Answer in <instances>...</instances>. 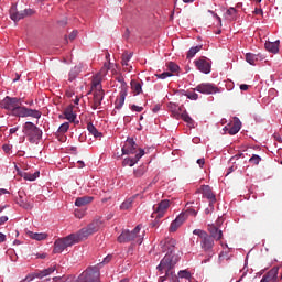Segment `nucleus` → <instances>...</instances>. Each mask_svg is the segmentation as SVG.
<instances>
[{"label":"nucleus","mask_w":282,"mask_h":282,"mask_svg":"<svg viewBox=\"0 0 282 282\" xmlns=\"http://www.w3.org/2000/svg\"><path fill=\"white\" fill-rule=\"evenodd\" d=\"M200 50H203V46H202V45L192 47V48L189 50V52H187L186 58H187V59H191V58L195 57V55H196Z\"/></svg>","instance_id":"e433bc0d"},{"label":"nucleus","mask_w":282,"mask_h":282,"mask_svg":"<svg viewBox=\"0 0 282 282\" xmlns=\"http://www.w3.org/2000/svg\"><path fill=\"white\" fill-rule=\"evenodd\" d=\"M148 172L147 166L140 165L137 170H134V176L137 178L142 177Z\"/></svg>","instance_id":"58836bf2"},{"label":"nucleus","mask_w":282,"mask_h":282,"mask_svg":"<svg viewBox=\"0 0 282 282\" xmlns=\"http://www.w3.org/2000/svg\"><path fill=\"white\" fill-rule=\"evenodd\" d=\"M77 164H79V169L85 167V163L83 161H77Z\"/></svg>","instance_id":"69168bd1"},{"label":"nucleus","mask_w":282,"mask_h":282,"mask_svg":"<svg viewBox=\"0 0 282 282\" xmlns=\"http://www.w3.org/2000/svg\"><path fill=\"white\" fill-rule=\"evenodd\" d=\"M65 115V119L68 120L69 122H74V120H76V115L73 113L72 108H67L64 111Z\"/></svg>","instance_id":"ea45409f"},{"label":"nucleus","mask_w":282,"mask_h":282,"mask_svg":"<svg viewBox=\"0 0 282 282\" xmlns=\"http://www.w3.org/2000/svg\"><path fill=\"white\" fill-rule=\"evenodd\" d=\"M22 132L25 134V135H29L31 137L32 139H36V140H40L41 137H42V130H40L37 128L36 124L32 123V122H26L24 123V127L22 129Z\"/></svg>","instance_id":"1a4fd4ad"},{"label":"nucleus","mask_w":282,"mask_h":282,"mask_svg":"<svg viewBox=\"0 0 282 282\" xmlns=\"http://www.w3.org/2000/svg\"><path fill=\"white\" fill-rule=\"evenodd\" d=\"M208 231H209V237L216 241H220L223 239V231L214 226V225H210L208 226Z\"/></svg>","instance_id":"4be33fe9"},{"label":"nucleus","mask_w":282,"mask_h":282,"mask_svg":"<svg viewBox=\"0 0 282 282\" xmlns=\"http://www.w3.org/2000/svg\"><path fill=\"white\" fill-rule=\"evenodd\" d=\"M80 282H100V264L88 267L80 276Z\"/></svg>","instance_id":"39448f33"},{"label":"nucleus","mask_w":282,"mask_h":282,"mask_svg":"<svg viewBox=\"0 0 282 282\" xmlns=\"http://www.w3.org/2000/svg\"><path fill=\"white\" fill-rule=\"evenodd\" d=\"M166 67L172 74H175L180 70V66L176 65L174 62H167Z\"/></svg>","instance_id":"a19ab883"},{"label":"nucleus","mask_w":282,"mask_h":282,"mask_svg":"<svg viewBox=\"0 0 282 282\" xmlns=\"http://www.w3.org/2000/svg\"><path fill=\"white\" fill-rule=\"evenodd\" d=\"M8 217L7 216H2L0 217V226L4 225L8 221Z\"/></svg>","instance_id":"4d7b16f0"},{"label":"nucleus","mask_w":282,"mask_h":282,"mask_svg":"<svg viewBox=\"0 0 282 282\" xmlns=\"http://www.w3.org/2000/svg\"><path fill=\"white\" fill-rule=\"evenodd\" d=\"M82 68L80 66H75L70 73H68V80L73 82L76 80V78L78 77V75L80 74Z\"/></svg>","instance_id":"2f4dec72"},{"label":"nucleus","mask_w":282,"mask_h":282,"mask_svg":"<svg viewBox=\"0 0 282 282\" xmlns=\"http://www.w3.org/2000/svg\"><path fill=\"white\" fill-rule=\"evenodd\" d=\"M262 13H263L262 9H256L254 10V14H257V15L262 14Z\"/></svg>","instance_id":"e2e57ef3"},{"label":"nucleus","mask_w":282,"mask_h":282,"mask_svg":"<svg viewBox=\"0 0 282 282\" xmlns=\"http://www.w3.org/2000/svg\"><path fill=\"white\" fill-rule=\"evenodd\" d=\"M132 56H133L132 53L124 52V53L122 54V62H121V63H122V66H128V63H129V61H131Z\"/></svg>","instance_id":"37998d69"},{"label":"nucleus","mask_w":282,"mask_h":282,"mask_svg":"<svg viewBox=\"0 0 282 282\" xmlns=\"http://www.w3.org/2000/svg\"><path fill=\"white\" fill-rule=\"evenodd\" d=\"M28 236L36 241L46 240L48 237L46 232H32V231H28Z\"/></svg>","instance_id":"cd10ccee"},{"label":"nucleus","mask_w":282,"mask_h":282,"mask_svg":"<svg viewBox=\"0 0 282 282\" xmlns=\"http://www.w3.org/2000/svg\"><path fill=\"white\" fill-rule=\"evenodd\" d=\"M2 149L6 154H10L12 152L13 145L12 144H3Z\"/></svg>","instance_id":"3c124183"},{"label":"nucleus","mask_w":282,"mask_h":282,"mask_svg":"<svg viewBox=\"0 0 282 282\" xmlns=\"http://www.w3.org/2000/svg\"><path fill=\"white\" fill-rule=\"evenodd\" d=\"M0 107L10 111L12 116H17L19 110L22 108V100L18 97H4Z\"/></svg>","instance_id":"20e7f679"},{"label":"nucleus","mask_w":282,"mask_h":282,"mask_svg":"<svg viewBox=\"0 0 282 282\" xmlns=\"http://www.w3.org/2000/svg\"><path fill=\"white\" fill-rule=\"evenodd\" d=\"M68 130H69V122H65V123L61 124L58 128V132L61 134L68 132Z\"/></svg>","instance_id":"49530a36"},{"label":"nucleus","mask_w":282,"mask_h":282,"mask_svg":"<svg viewBox=\"0 0 282 282\" xmlns=\"http://www.w3.org/2000/svg\"><path fill=\"white\" fill-rule=\"evenodd\" d=\"M135 197H130L128 199H126L121 205H120V209L121 210H129L132 208L133 202H134Z\"/></svg>","instance_id":"72a5a7b5"},{"label":"nucleus","mask_w":282,"mask_h":282,"mask_svg":"<svg viewBox=\"0 0 282 282\" xmlns=\"http://www.w3.org/2000/svg\"><path fill=\"white\" fill-rule=\"evenodd\" d=\"M94 232L90 231L88 228L84 227L79 231L75 234H70L69 237L75 241L76 243H79L83 240H86L88 237L93 236Z\"/></svg>","instance_id":"4468645a"},{"label":"nucleus","mask_w":282,"mask_h":282,"mask_svg":"<svg viewBox=\"0 0 282 282\" xmlns=\"http://www.w3.org/2000/svg\"><path fill=\"white\" fill-rule=\"evenodd\" d=\"M131 111H135V112H142L143 111V107L137 106V105H131L130 107Z\"/></svg>","instance_id":"864d4df0"},{"label":"nucleus","mask_w":282,"mask_h":282,"mask_svg":"<svg viewBox=\"0 0 282 282\" xmlns=\"http://www.w3.org/2000/svg\"><path fill=\"white\" fill-rule=\"evenodd\" d=\"M87 129L89 133L95 138H101L102 133L98 131L93 123H88Z\"/></svg>","instance_id":"f704fd0d"},{"label":"nucleus","mask_w":282,"mask_h":282,"mask_svg":"<svg viewBox=\"0 0 282 282\" xmlns=\"http://www.w3.org/2000/svg\"><path fill=\"white\" fill-rule=\"evenodd\" d=\"M112 257L111 256H107L105 259H104V263H109L111 261Z\"/></svg>","instance_id":"680f3d73"},{"label":"nucleus","mask_w":282,"mask_h":282,"mask_svg":"<svg viewBox=\"0 0 282 282\" xmlns=\"http://www.w3.org/2000/svg\"><path fill=\"white\" fill-rule=\"evenodd\" d=\"M18 131V128L10 129V134H14Z\"/></svg>","instance_id":"774afa93"},{"label":"nucleus","mask_w":282,"mask_h":282,"mask_svg":"<svg viewBox=\"0 0 282 282\" xmlns=\"http://www.w3.org/2000/svg\"><path fill=\"white\" fill-rule=\"evenodd\" d=\"M170 206H171V200L169 199L161 200L160 204L156 205V207L155 206L153 207L154 212L152 213V217L156 219L163 218Z\"/></svg>","instance_id":"9b49d317"},{"label":"nucleus","mask_w":282,"mask_h":282,"mask_svg":"<svg viewBox=\"0 0 282 282\" xmlns=\"http://www.w3.org/2000/svg\"><path fill=\"white\" fill-rule=\"evenodd\" d=\"M280 44H281V41L265 42L264 43V47H265L267 52H269L271 54H278L279 53V45Z\"/></svg>","instance_id":"b1692460"},{"label":"nucleus","mask_w":282,"mask_h":282,"mask_svg":"<svg viewBox=\"0 0 282 282\" xmlns=\"http://www.w3.org/2000/svg\"><path fill=\"white\" fill-rule=\"evenodd\" d=\"M196 163H198L199 167L203 169V166L205 165V159H198L196 160Z\"/></svg>","instance_id":"6e6d98bb"},{"label":"nucleus","mask_w":282,"mask_h":282,"mask_svg":"<svg viewBox=\"0 0 282 282\" xmlns=\"http://www.w3.org/2000/svg\"><path fill=\"white\" fill-rule=\"evenodd\" d=\"M183 95L186 96L187 99L189 100H197L198 99V94L195 91H186V90H182Z\"/></svg>","instance_id":"c03bdc74"},{"label":"nucleus","mask_w":282,"mask_h":282,"mask_svg":"<svg viewBox=\"0 0 282 282\" xmlns=\"http://www.w3.org/2000/svg\"><path fill=\"white\" fill-rule=\"evenodd\" d=\"M161 109L160 105H155L154 108L152 109L153 113H158Z\"/></svg>","instance_id":"052dcab7"},{"label":"nucleus","mask_w":282,"mask_h":282,"mask_svg":"<svg viewBox=\"0 0 282 282\" xmlns=\"http://www.w3.org/2000/svg\"><path fill=\"white\" fill-rule=\"evenodd\" d=\"M131 90L135 95L142 94V84L137 82L135 79H132L130 83Z\"/></svg>","instance_id":"c756f323"},{"label":"nucleus","mask_w":282,"mask_h":282,"mask_svg":"<svg viewBox=\"0 0 282 282\" xmlns=\"http://www.w3.org/2000/svg\"><path fill=\"white\" fill-rule=\"evenodd\" d=\"M199 193L203 195V197L209 200V207L213 210L214 204L216 203V196L213 193L210 185H202Z\"/></svg>","instance_id":"ddd939ff"},{"label":"nucleus","mask_w":282,"mask_h":282,"mask_svg":"<svg viewBox=\"0 0 282 282\" xmlns=\"http://www.w3.org/2000/svg\"><path fill=\"white\" fill-rule=\"evenodd\" d=\"M77 34H78L77 31H73V32L70 33V35H68V39H70V41H74V40H76Z\"/></svg>","instance_id":"5fc2aeb1"},{"label":"nucleus","mask_w":282,"mask_h":282,"mask_svg":"<svg viewBox=\"0 0 282 282\" xmlns=\"http://www.w3.org/2000/svg\"><path fill=\"white\" fill-rule=\"evenodd\" d=\"M176 240L171 239L166 241H161L160 246L163 252H166L165 258H163L156 267V270L165 275L159 279V282H180V278L173 271L175 264L177 263V257L174 254Z\"/></svg>","instance_id":"f257e3e1"},{"label":"nucleus","mask_w":282,"mask_h":282,"mask_svg":"<svg viewBox=\"0 0 282 282\" xmlns=\"http://www.w3.org/2000/svg\"><path fill=\"white\" fill-rule=\"evenodd\" d=\"M112 64L111 63H105L104 67L100 69V75L105 76L108 74V72L111 69Z\"/></svg>","instance_id":"a18cd8bd"},{"label":"nucleus","mask_w":282,"mask_h":282,"mask_svg":"<svg viewBox=\"0 0 282 282\" xmlns=\"http://www.w3.org/2000/svg\"><path fill=\"white\" fill-rule=\"evenodd\" d=\"M39 176H40V172H34V173L24 172L21 174V177H23L25 181H29V182L36 181Z\"/></svg>","instance_id":"7c9ffc66"},{"label":"nucleus","mask_w":282,"mask_h":282,"mask_svg":"<svg viewBox=\"0 0 282 282\" xmlns=\"http://www.w3.org/2000/svg\"><path fill=\"white\" fill-rule=\"evenodd\" d=\"M194 91H198L199 94L205 95H212L217 94L219 89L214 84H199L194 88Z\"/></svg>","instance_id":"2eb2a0df"},{"label":"nucleus","mask_w":282,"mask_h":282,"mask_svg":"<svg viewBox=\"0 0 282 282\" xmlns=\"http://www.w3.org/2000/svg\"><path fill=\"white\" fill-rule=\"evenodd\" d=\"M140 231H141V226H137L132 231L123 230L119 236V238H117V241H119V243H128V242L137 241V243L141 245L143 241V238L141 237Z\"/></svg>","instance_id":"7ed1b4c3"},{"label":"nucleus","mask_w":282,"mask_h":282,"mask_svg":"<svg viewBox=\"0 0 282 282\" xmlns=\"http://www.w3.org/2000/svg\"><path fill=\"white\" fill-rule=\"evenodd\" d=\"M183 214L186 215V219L188 218V216H193L196 217L197 212L195 209H186V212H183Z\"/></svg>","instance_id":"603ef678"},{"label":"nucleus","mask_w":282,"mask_h":282,"mask_svg":"<svg viewBox=\"0 0 282 282\" xmlns=\"http://www.w3.org/2000/svg\"><path fill=\"white\" fill-rule=\"evenodd\" d=\"M94 202V197L91 196H84V197H79V198H76L75 200V206L76 207H83L87 204H91Z\"/></svg>","instance_id":"a878e982"},{"label":"nucleus","mask_w":282,"mask_h":282,"mask_svg":"<svg viewBox=\"0 0 282 282\" xmlns=\"http://www.w3.org/2000/svg\"><path fill=\"white\" fill-rule=\"evenodd\" d=\"M246 61L249 65L254 66V62L259 61V55H254L252 53L246 54Z\"/></svg>","instance_id":"4c0bfd02"},{"label":"nucleus","mask_w":282,"mask_h":282,"mask_svg":"<svg viewBox=\"0 0 282 282\" xmlns=\"http://www.w3.org/2000/svg\"><path fill=\"white\" fill-rule=\"evenodd\" d=\"M116 80L120 83V85H121V86H120L121 90H122V89L128 90V85H127V83L124 82V77H122V76L116 77Z\"/></svg>","instance_id":"8fccbe9b"},{"label":"nucleus","mask_w":282,"mask_h":282,"mask_svg":"<svg viewBox=\"0 0 282 282\" xmlns=\"http://www.w3.org/2000/svg\"><path fill=\"white\" fill-rule=\"evenodd\" d=\"M56 270L57 267L53 265L48 267L47 269L35 271L34 273H29L24 280H21V282H32L34 279H45L52 275Z\"/></svg>","instance_id":"423d86ee"},{"label":"nucleus","mask_w":282,"mask_h":282,"mask_svg":"<svg viewBox=\"0 0 282 282\" xmlns=\"http://www.w3.org/2000/svg\"><path fill=\"white\" fill-rule=\"evenodd\" d=\"M260 162H261V158L257 154H253V156L249 159V163L253 165H259Z\"/></svg>","instance_id":"09e8293b"},{"label":"nucleus","mask_w":282,"mask_h":282,"mask_svg":"<svg viewBox=\"0 0 282 282\" xmlns=\"http://www.w3.org/2000/svg\"><path fill=\"white\" fill-rule=\"evenodd\" d=\"M144 155V150L140 149L139 152L135 154L134 159H123L122 166H130L133 167L137 162L141 160V158Z\"/></svg>","instance_id":"aec40b11"},{"label":"nucleus","mask_w":282,"mask_h":282,"mask_svg":"<svg viewBox=\"0 0 282 282\" xmlns=\"http://www.w3.org/2000/svg\"><path fill=\"white\" fill-rule=\"evenodd\" d=\"M170 107L172 116H174L176 120L182 119L187 124H193V119L192 117H189L186 110L182 109L181 107H177L175 104H170Z\"/></svg>","instance_id":"0eeeda50"},{"label":"nucleus","mask_w":282,"mask_h":282,"mask_svg":"<svg viewBox=\"0 0 282 282\" xmlns=\"http://www.w3.org/2000/svg\"><path fill=\"white\" fill-rule=\"evenodd\" d=\"M18 204L20 205V207L24 208L25 210H32L33 208V205L22 196H20V198L18 199Z\"/></svg>","instance_id":"473e14b6"},{"label":"nucleus","mask_w":282,"mask_h":282,"mask_svg":"<svg viewBox=\"0 0 282 282\" xmlns=\"http://www.w3.org/2000/svg\"><path fill=\"white\" fill-rule=\"evenodd\" d=\"M225 18L230 21L236 20L237 10L235 8L227 9V11L225 13Z\"/></svg>","instance_id":"c9c22d12"},{"label":"nucleus","mask_w":282,"mask_h":282,"mask_svg":"<svg viewBox=\"0 0 282 282\" xmlns=\"http://www.w3.org/2000/svg\"><path fill=\"white\" fill-rule=\"evenodd\" d=\"M173 74L171 72H163L162 74H155V77L159 78V79H166L169 77H172Z\"/></svg>","instance_id":"de8ad7c7"},{"label":"nucleus","mask_w":282,"mask_h":282,"mask_svg":"<svg viewBox=\"0 0 282 282\" xmlns=\"http://www.w3.org/2000/svg\"><path fill=\"white\" fill-rule=\"evenodd\" d=\"M195 67L203 74H210L212 73V64L206 59V57H200L198 61L194 62Z\"/></svg>","instance_id":"dca6fc26"},{"label":"nucleus","mask_w":282,"mask_h":282,"mask_svg":"<svg viewBox=\"0 0 282 282\" xmlns=\"http://www.w3.org/2000/svg\"><path fill=\"white\" fill-rule=\"evenodd\" d=\"M138 145L132 138H128L126 144L122 147V155H134L137 154Z\"/></svg>","instance_id":"f3484780"},{"label":"nucleus","mask_w":282,"mask_h":282,"mask_svg":"<svg viewBox=\"0 0 282 282\" xmlns=\"http://www.w3.org/2000/svg\"><path fill=\"white\" fill-rule=\"evenodd\" d=\"M8 193H9V192H8L7 189H3V188L0 189V196H1V195H6V194H8Z\"/></svg>","instance_id":"338daca9"},{"label":"nucleus","mask_w":282,"mask_h":282,"mask_svg":"<svg viewBox=\"0 0 282 282\" xmlns=\"http://www.w3.org/2000/svg\"><path fill=\"white\" fill-rule=\"evenodd\" d=\"M101 225H102L101 219L96 218L86 228L90 230L93 234H96L98 230H100Z\"/></svg>","instance_id":"393cba45"},{"label":"nucleus","mask_w":282,"mask_h":282,"mask_svg":"<svg viewBox=\"0 0 282 282\" xmlns=\"http://www.w3.org/2000/svg\"><path fill=\"white\" fill-rule=\"evenodd\" d=\"M177 275H178V279H186L189 281L192 279V273L188 270L178 271Z\"/></svg>","instance_id":"79ce46f5"},{"label":"nucleus","mask_w":282,"mask_h":282,"mask_svg":"<svg viewBox=\"0 0 282 282\" xmlns=\"http://www.w3.org/2000/svg\"><path fill=\"white\" fill-rule=\"evenodd\" d=\"M7 241V236L2 232H0V243H3Z\"/></svg>","instance_id":"13d9d810"},{"label":"nucleus","mask_w":282,"mask_h":282,"mask_svg":"<svg viewBox=\"0 0 282 282\" xmlns=\"http://www.w3.org/2000/svg\"><path fill=\"white\" fill-rule=\"evenodd\" d=\"M75 240L72 238V236H67L63 239H58L55 241V247L53 248V253L58 254L62 253L66 248L72 247L73 245H76Z\"/></svg>","instance_id":"6e6552de"},{"label":"nucleus","mask_w":282,"mask_h":282,"mask_svg":"<svg viewBox=\"0 0 282 282\" xmlns=\"http://www.w3.org/2000/svg\"><path fill=\"white\" fill-rule=\"evenodd\" d=\"M36 258L45 259V258H46V253H40V254H36Z\"/></svg>","instance_id":"0e129e2a"},{"label":"nucleus","mask_w":282,"mask_h":282,"mask_svg":"<svg viewBox=\"0 0 282 282\" xmlns=\"http://www.w3.org/2000/svg\"><path fill=\"white\" fill-rule=\"evenodd\" d=\"M104 97H105L104 90H93V105H91L93 110H96L101 106Z\"/></svg>","instance_id":"6ab92c4d"},{"label":"nucleus","mask_w":282,"mask_h":282,"mask_svg":"<svg viewBox=\"0 0 282 282\" xmlns=\"http://www.w3.org/2000/svg\"><path fill=\"white\" fill-rule=\"evenodd\" d=\"M193 235L198 237L200 249L209 254H213L215 239H213L212 236L203 229H194Z\"/></svg>","instance_id":"f03ea898"},{"label":"nucleus","mask_w":282,"mask_h":282,"mask_svg":"<svg viewBox=\"0 0 282 282\" xmlns=\"http://www.w3.org/2000/svg\"><path fill=\"white\" fill-rule=\"evenodd\" d=\"M187 220L186 213H181L170 225V232H175Z\"/></svg>","instance_id":"a211bd4d"},{"label":"nucleus","mask_w":282,"mask_h":282,"mask_svg":"<svg viewBox=\"0 0 282 282\" xmlns=\"http://www.w3.org/2000/svg\"><path fill=\"white\" fill-rule=\"evenodd\" d=\"M241 121L237 117H235L231 127H225V129L227 130V133H229L230 135H236L241 130Z\"/></svg>","instance_id":"412c9836"},{"label":"nucleus","mask_w":282,"mask_h":282,"mask_svg":"<svg viewBox=\"0 0 282 282\" xmlns=\"http://www.w3.org/2000/svg\"><path fill=\"white\" fill-rule=\"evenodd\" d=\"M42 113L40 110L30 109L26 107H21L20 110H18V112L15 113V117L19 118L32 117L34 119H40Z\"/></svg>","instance_id":"f8f14e48"},{"label":"nucleus","mask_w":282,"mask_h":282,"mask_svg":"<svg viewBox=\"0 0 282 282\" xmlns=\"http://www.w3.org/2000/svg\"><path fill=\"white\" fill-rule=\"evenodd\" d=\"M249 87H250V86H248L247 84H241V85H240V90L247 91Z\"/></svg>","instance_id":"bf43d9fd"},{"label":"nucleus","mask_w":282,"mask_h":282,"mask_svg":"<svg viewBox=\"0 0 282 282\" xmlns=\"http://www.w3.org/2000/svg\"><path fill=\"white\" fill-rule=\"evenodd\" d=\"M34 13L32 9H25L22 11H18L17 6L13 4L10 9V18L13 22H18L21 19H24L25 17H31Z\"/></svg>","instance_id":"9d476101"},{"label":"nucleus","mask_w":282,"mask_h":282,"mask_svg":"<svg viewBox=\"0 0 282 282\" xmlns=\"http://www.w3.org/2000/svg\"><path fill=\"white\" fill-rule=\"evenodd\" d=\"M128 90L121 89L120 97L116 99V109L123 108Z\"/></svg>","instance_id":"bb28decb"},{"label":"nucleus","mask_w":282,"mask_h":282,"mask_svg":"<svg viewBox=\"0 0 282 282\" xmlns=\"http://www.w3.org/2000/svg\"><path fill=\"white\" fill-rule=\"evenodd\" d=\"M91 91H104L101 86V78L98 75L93 77Z\"/></svg>","instance_id":"c85d7f7f"},{"label":"nucleus","mask_w":282,"mask_h":282,"mask_svg":"<svg viewBox=\"0 0 282 282\" xmlns=\"http://www.w3.org/2000/svg\"><path fill=\"white\" fill-rule=\"evenodd\" d=\"M279 267H273L267 274L262 276L261 282H271L274 279H278Z\"/></svg>","instance_id":"5701e85b"}]
</instances>
